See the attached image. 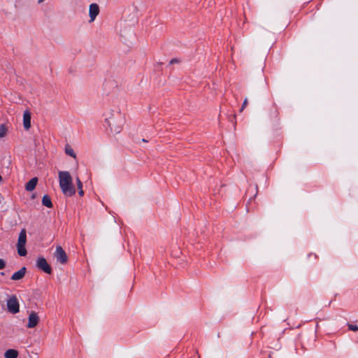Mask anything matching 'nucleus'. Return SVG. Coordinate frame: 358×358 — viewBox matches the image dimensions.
I'll return each mask as SVG.
<instances>
[{"mask_svg":"<svg viewBox=\"0 0 358 358\" xmlns=\"http://www.w3.org/2000/svg\"><path fill=\"white\" fill-rule=\"evenodd\" d=\"M105 120L113 134H120L124 123V116L119 111H111L105 114Z\"/></svg>","mask_w":358,"mask_h":358,"instance_id":"nucleus-1","label":"nucleus"},{"mask_svg":"<svg viewBox=\"0 0 358 358\" xmlns=\"http://www.w3.org/2000/svg\"><path fill=\"white\" fill-rule=\"evenodd\" d=\"M59 182L61 190L65 196H71L76 194L73 179L69 171H59Z\"/></svg>","mask_w":358,"mask_h":358,"instance_id":"nucleus-2","label":"nucleus"},{"mask_svg":"<svg viewBox=\"0 0 358 358\" xmlns=\"http://www.w3.org/2000/svg\"><path fill=\"white\" fill-rule=\"evenodd\" d=\"M27 243V231L25 229H22L19 234L17 243V253L21 257H24L27 254V251L25 248V245Z\"/></svg>","mask_w":358,"mask_h":358,"instance_id":"nucleus-3","label":"nucleus"},{"mask_svg":"<svg viewBox=\"0 0 358 358\" xmlns=\"http://www.w3.org/2000/svg\"><path fill=\"white\" fill-rule=\"evenodd\" d=\"M8 311L12 314H16L20 311V304L15 295H12L7 300Z\"/></svg>","mask_w":358,"mask_h":358,"instance_id":"nucleus-4","label":"nucleus"},{"mask_svg":"<svg viewBox=\"0 0 358 358\" xmlns=\"http://www.w3.org/2000/svg\"><path fill=\"white\" fill-rule=\"evenodd\" d=\"M36 266L43 272L50 274L52 273V268L48 264L47 260L44 257H39L36 262Z\"/></svg>","mask_w":358,"mask_h":358,"instance_id":"nucleus-5","label":"nucleus"},{"mask_svg":"<svg viewBox=\"0 0 358 358\" xmlns=\"http://www.w3.org/2000/svg\"><path fill=\"white\" fill-rule=\"evenodd\" d=\"M55 256L57 258V260L62 264H66L68 261L66 252L59 245L56 248Z\"/></svg>","mask_w":358,"mask_h":358,"instance_id":"nucleus-6","label":"nucleus"},{"mask_svg":"<svg viewBox=\"0 0 358 358\" xmlns=\"http://www.w3.org/2000/svg\"><path fill=\"white\" fill-rule=\"evenodd\" d=\"M39 317L35 311H31L29 314L27 328H34L39 322Z\"/></svg>","mask_w":358,"mask_h":358,"instance_id":"nucleus-7","label":"nucleus"},{"mask_svg":"<svg viewBox=\"0 0 358 358\" xmlns=\"http://www.w3.org/2000/svg\"><path fill=\"white\" fill-rule=\"evenodd\" d=\"M99 13V7L96 3H92L90 6L89 8V15H90V22H92L95 20L96 16Z\"/></svg>","mask_w":358,"mask_h":358,"instance_id":"nucleus-8","label":"nucleus"},{"mask_svg":"<svg viewBox=\"0 0 358 358\" xmlns=\"http://www.w3.org/2000/svg\"><path fill=\"white\" fill-rule=\"evenodd\" d=\"M23 126L26 130L31 127V113L29 110H25L23 114Z\"/></svg>","mask_w":358,"mask_h":358,"instance_id":"nucleus-9","label":"nucleus"},{"mask_svg":"<svg viewBox=\"0 0 358 358\" xmlns=\"http://www.w3.org/2000/svg\"><path fill=\"white\" fill-rule=\"evenodd\" d=\"M26 271H27L26 267L25 266L22 267L19 271H17V272H15L12 275V276L10 278L11 280H19L22 279L25 275Z\"/></svg>","mask_w":358,"mask_h":358,"instance_id":"nucleus-10","label":"nucleus"},{"mask_svg":"<svg viewBox=\"0 0 358 358\" xmlns=\"http://www.w3.org/2000/svg\"><path fill=\"white\" fill-rule=\"evenodd\" d=\"M38 178H31L25 185V189L28 192H31L34 190L37 185Z\"/></svg>","mask_w":358,"mask_h":358,"instance_id":"nucleus-11","label":"nucleus"},{"mask_svg":"<svg viewBox=\"0 0 358 358\" xmlns=\"http://www.w3.org/2000/svg\"><path fill=\"white\" fill-rule=\"evenodd\" d=\"M18 356V352L14 349H9L6 351L4 354L5 358H17Z\"/></svg>","mask_w":358,"mask_h":358,"instance_id":"nucleus-12","label":"nucleus"},{"mask_svg":"<svg viewBox=\"0 0 358 358\" xmlns=\"http://www.w3.org/2000/svg\"><path fill=\"white\" fill-rule=\"evenodd\" d=\"M42 204L48 208L52 207V203L50 196L47 194L44 195L42 198Z\"/></svg>","mask_w":358,"mask_h":358,"instance_id":"nucleus-13","label":"nucleus"},{"mask_svg":"<svg viewBox=\"0 0 358 358\" xmlns=\"http://www.w3.org/2000/svg\"><path fill=\"white\" fill-rule=\"evenodd\" d=\"M65 153L73 158L76 157V153L73 149L69 145H67L65 148Z\"/></svg>","mask_w":358,"mask_h":358,"instance_id":"nucleus-14","label":"nucleus"},{"mask_svg":"<svg viewBox=\"0 0 358 358\" xmlns=\"http://www.w3.org/2000/svg\"><path fill=\"white\" fill-rule=\"evenodd\" d=\"M7 127L4 124L0 125V138H3L6 135Z\"/></svg>","mask_w":358,"mask_h":358,"instance_id":"nucleus-15","label":"nucleus"},{"mask_svg":"<svg viewBox=\"0 0 358 358\" xmlns=\"http://www.w3.org/2000/svg\"><path fill=\"white\" fill-rule=\"evenodd\" d=\"M348 328L350 330L353 331H358V326L356 324H348Z\"/></svg>","mask_w":358,"mask_h":358,"instance_id":"nucleus-16","label":"nucleus"},{"mask_svg":"<svg viewBox=\"0 0 358 358\" xmlns=\"http://www.w3.org/2000/svg\"><path fill=\"white\" fill-rule=\"evenodd\" d=\"M180 62V59L178 58H173L170 60L169 64L172 65L174 64H178Z\"/></svg>","mask_w":358,"mask_h":358,"instance_id":"nucleus-17","label":"nucleus"},{"mask_svg":"<svg viewBox=\"0 0 358 358\" xmlns=\"http://www.w3.org/2000/svg\"><path fill=\"white\" fill-rule=\"evenodd\" d=\"M76 183L78 189H83V183L78 177L76 178Z\"/></svg>","mask_w":358,"mask_h":358,"instance_id":"nucleus-18","label":"nucleus"},{"mask_svg":"<svg viewBox=\"0 0 358 358\" xmlns=\"http://www.w3.org/2000/svg\"><path fill=\"white\" fill-rule=\"evenodd\" d=\"M248 98H245V99H244L243 103V104H242V106H241V109H240V112H242V111L244 110V108L247 106V105H248Z\"/></svg>","mask_w":358,"mask_h":358,"instance_id":"nucleus-19","label":"nucleus"},{"mask_svg":"<svg viewBox=\"0 0 358 358\" xmlns=\"http://www.w3.org/2000/svg\"><path fill=\"white\" fill-rule=\"evenodd\" d=\"M6 267V262L3 259H0V270Z\"/></svg>","mask_w":358,"mask_h":358,"instance_id":"nucleus-20","label":"nucleus"},{"mask_svg":"<svg viewBox=\"0 0 358 358\" xmlns=\"http://www.w3.org/2000/svg\"><path fill=\"white\" fill-rule=\"evenodd\" d=\"M78 194L80 196H83L84 195V191L83 189H78Z\"/></svg>","mask_w":358,"mask_h":358,"instance_id":"nucleus-21","label":"nucleus"},{"mask_svg":"<svg viewBox=\"0 0 358 358\" xmlns=\"http://www.w3.org/2000/svg\"><path fill=\"white\" fill-rule=\"evenodd\" d=\"M44 1H45V0H38V2L39 3H41L43 2Z\"/></svg>","mask_w":358,"mask_h":358,"instance_id":"nucleus-22","label":"nucleus"},{"mask_svg":"<svg viewBox=\"0 0 358 358\" xmlns=\"http://www.w3.org/2000/svg\"><path fill=\"white\" fill-rule=\"evenodd\" d=\"M142 141H143V142H148V141H146V140H145V139H144V138H143Z\"/></svg>","mask_w":358,"mask_h":358,"instance_id":"nucleus-23","label":"nucleus"}]
</instances>
